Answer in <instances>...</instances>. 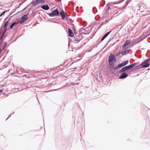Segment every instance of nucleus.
Wrapping results in <instances>:
<instances>
[{"instance_id": "obj_46", "label": "nucleus", "mask_w": 150, "mask_h": 150, "mask_svg": "<svg viewBox=\"0 0 150 150\" xmlns=\"http://www.w3.org/2000/svg\"><path fill=\"white\" fill-rule=\"evenodd\" d=\"M3 89H0V92L1 93H2L3 91Z\"/></svg>"}, {"instance_id": "obj_63", "label": "nucleus", "mask_w": 150, "mask_h": 150, "mask_svg": "<svg viewBox=\"0 0 150 150\" xmlns=\"http://www.w3.org/2000/svg\"><path fill=\"white\" fill-rule=\"evenodd\" d=\"M26 13V12H25V13Z\"/></svg>"}, {"instance_id": "obj_17", "label": "nucleus", "mask_w": 150, "mask_h": 150, "mask_svg": "<svg viewBox=\"0 0 150 150\" xmlns=\"http://www.w3.org/2000/svg\"><path fill=\"white\" fill-rule=\"evenodd\" d=\"M129 52V50H127L123 52L122 53V56L126 55Z\"/></svg>"}, {"instance_id": "obj_27", "label": "nucleus", "mask_w": 150, "mask_h": 150, "mask_svg": "<svg viewBox=\"0 0 150 150\" xmlns=\"http://www.w3.org/2000/svg\"><path fill=\"white\" fill-rule=\"evenodd\" d=\"M9 11V10H6V11H3L0 14V17H1L2 16V15H4V13L6 12H8Z\"/></svg>"}, {"instance_id": "obj_56", "label": "nucleus", "mask_w": 150, "mask_h": 150, "mask_svg": "<svg viewBox=\"0 0 150 150\" xmlns=\"http://www.w3.org/2000/svg\"><path fill=\"white\" fill-rule=\"evenodd\" d=\"M110 41V40H109L108 42V43H107V45L108 44V42H109V41Z\"/></svg>"}, {"instance_id": "obj_28", "label": "nucleus", "mask_w": 150, "mask_h": 150, "mask_svg": "<svg viewBox=\"0 0 150 150\" xmlns=\"http://www.w3.org/2000/svg\"><path fill=\"white\" fill-rule=\"evenodd\" d=\"M121 52H118L115 55V57H116L120 56V55L122 54Z\"/></svg>"}, {"instance_id": "obj_38", "label": "nucleus", "mask_w": 150, "mask_h": 150, "mask_svg": "<svg viewBox=\"0 0 150 150\" xmlns=\"http://www.w3.org/2000/svg\"><path fill=\"white\" fill-rule=\"evenodd\" d=\"M74 34H75V35H76L77 34V33H76V30H74Z\"/></svg>"}, {"instance_id": "obj_2", "label": "nucleus", "mask_w": 150, "mask_h": 150, "mask_svg": "<svg viewBox=\"0 0 150 150\" xmlns=\"http://www.w3.org/2000/svg\"><path fill=\"white\" fill-rule=\"evenodd\" d=\"M34 0L30 4V5L32 4L31 6H35L40 3L43 4H44V1L46 0H35V1Z\"/></svg>"}, {"instance_id": "obj_32", "label": "nucleus", "mask_w": 150, "mask_h": 150, "mask_svg": "<svg viewBox=\"0 0 150 150\" xmlns=\"http://www.w3.org/2000/svg\"><path fill=\"white\" fill-rule=\"evenodd\" d=\"M150 60V58H147V59H146L144 60V61L146 62H148Z\"/></svg>"}, {"instance_id": "obj_21", "label": "nucleus", "mask_w": 150, "mask_h": 150, "mask_svg": "<svg viewBox=\"0 0 150 150\" xmlns=\"http://www.w3.org/2000/svg\"><path fill=\"white\" fill-rule=\"evenodd\" d=\"M92 10L94 14H95L97 11V10L95 7H93L92 9Z\"/></svg>"}, {"instance_id": "obj_57", "label": "nucleus", "mask_w": 150, "mask_h": 150, "mask_svg": "<svg viewBox=\"0 0 150 150\" xmlns=\"http://www.w3.org/2000/svg\"><path fill=\"white\" fill-rule=\"evenodd\" d=\"M14 112L13 113H12V114H13L14 113Z\"/></svg>"}, {"instance_id": "obj_40", "label": "nucleus", "mask_w": 150, "mask_h": 150, "mask_svg": "<svg viewBox=\"0 0 150 150\" xmlns=\"http://www.w3.org/2000/svg\"><path fill=\"white\" fill-rule=\"evenodd\" d=\"M110 9V7L109 6H108V8L107 9V10H109Z\"/></svg>"}, {"instance_id": "obj_31", "label": "nucleus", "mask_w": 150, "mask_h": 150, "mask_svg": "<svg viewBox=\"0 0 150 150\" xmlns=\"http://www.w3.org/2000/svg\"><path fill=\"white\" fill-rule=\"evenodd\" d=\"M139 62H137V63H135L133 64H132V65L133 66V67H134V66H135L137 64H139Z\"/></svg>"}, {"instance_id": "obj_37", "label": "nucleus", "mask_w": 150, "mask_h": 150, "mask_svg": "<svg viewBox=\"0 0 150 150\" xmlns=\"http://www.w3.org/2000/svg\"><path fill=\"white\" fill-rule=\"evenodd\" d=\"M75 38H76V39H77L78 40L79 39H80V38H79V37L78 36H76V37H75Z\"/></svg>"}, {"instance_id": "obj_33", "label": "nucleus", "mask_w": 150, "mask_h": 150, "mask_svg": "<svg viewBox=\"0 0 150 150\" xmlns=\"http://www.w3.org/2000/svg\"><path fill=\"white\" fill-rule=\"evenodd\" d=\"M69 83H67L66 84V85H64L63 86L60 88H60H62V87H66V86H68V85H69Z\"/></svg>"}, {"instance_id": "obj_52", "label": "nucleus", "mask_w": 150, "mask_h": 150, "mask_svg": "<svg viewBox=\"0 0 150 150\" xmlns=\"http://www.w3.org/2000/svg\"><path fill=\"white\" fill-rule=\"evenodd\" d=\"M7 18L8 17H6V18H5L4 19V21H5L7 19Z\"/></svg>"}, {"instance_id": "obj_1", "label": "nucleus", "mask_w": 150, "mask_h": 150, "mask_svg": "<svg viewBox=\"0 0 150 150\" xmlns=\"http://www.w3.org/2000/svg\"><path fill=\"white\" fill-rule=\"evenodd\" d=\"M47 14L50 16L53 17L59 15V12L58 9L57 8L53 10L51 13H47Z\"/></svg>"}, {"instance_id": "obj_45", "label": "nucleus", "mask_w": 150, "mask_h": 150, "mask_svg": "<svg viewBox=\"0 0 150 150\" xmlns=\"http://www.w3.org/2000/svg\"><path fill=\"white\" fill-rule=\"evenodd\" d=\"M15 11V9H13L12 10V13H13Z\"/></svg>"}, {"instance_id": "obj_20", "label": "nucleus", "mask_w": 150, "mask_h": 150, "mask_svg": "<svg viewBox=\"0 0 150 150\" xmlns=\"http://www.w3.org/2000/svg\"><path fill=\"white\" fill-rule=\"evenodd\" d=\"M81 41V39H79V40H77L75 38L74 39L73 41L75 43H78V42H80Z\"/></svg>"}, {"instance_id": "obj_18", "label": "nucleus", "mask_w": 150, "mask_h": 150, "mask_svg": "<svg viewBox=\"0 0 150 150\" xmlns=\"http://www.w3.org/2000/svg\"><path fill=\"white\" fill-rule=\"evenodd\" d=\"M114 63H109L110 67L113 70L114 69Z\"/></svg>"}, {"instance_id": "obj_60", "label": "nucleus", "mask_w": 150, "mask_h": 150, "mask_svg": "<svg viewBox=\"0 0 150 150\" xmlns=\"http://www.w3.org/2000/svg\"><path fill=\"white\" fill-rule=\"evenodd\" d=\"M74 69H76V68H74Z\"/></svg>"}, {"instance_id": "obj_19", "label": "nucleus", "mask_w": 150, "mask_h": 150, "mask_svg": "<svg viewBox=\"0 0 150 150\" xmlns=\"http://www.w3.org/2000/svg\"><path fill=\"white\" fill-rule=\"evenodd\" d=\"M9 23V22L8 21H6V22L4 23L3 26V28H7L8 25Z\"/></svg>"}, {"instance_id": "obj_62", "label": "nucleus", "mask_w": 150, "mask_h": 150, "mask_svg": "<svg viewBox=\"0 0 150 150\" xmlns=\"http://www.w3.org/2000/svg\"><path fill=\"white\" fill-rule=\"evenodd\" d=\"M106 45H105V47L106 46Z\"/></svg>"}, {"instance_id": "obj_13", "label": "nucleus", "mask_w": 150, "mask_h": 150, "mask_svg": "<svg viewBox=\"0 0 150 150\" xmlns=\"http://www.w3.org/2000/svg\"><path fill=\"white\" fill-rule=\"evenodd\" d=\"M68 31L69 33V36L73 38L74 37V35L72 30L70 28H68Z\"/></svg>"}, {"instance_id": "obj_61", "label": "nucleus", "mask_w": 150, "mask_h": 150, "mask_svg": "<svg viewBox=\"0 0 150 150\" xmlns=\"http://www.w3.org/2000/svg\"><path fill=\"white\" fill-rule=\"evenodd\" d=\"M55 23H57V22H55Z\"/></svg>"}, {"instance_id": "obj_54", "label": "nucleus", "mask_w": 150, "mask_h": 150, "mask_svg": "<svg viewBox=\"0 0 150 150\" xmlns=\"http://www.w3.org/2000/svg\"><path fill=\"white\" fill-rule=\"evenodd\" d=\"M22 4H23V3H22L21 4H19V6H21V5Z\"/></svg>"}, {"instance_id": "obj_23", "label": "nucleus", "mask_w": 150, "mask_h": 150, "mask_svg": "<svg viewBox=\"0 0 150 150\" xmlns=\"http://www.w3.org/2000/svg\"><path fill=\"white\" fill-rule=\"evenodd\" d=\"M121 67H122L120 65V64H119L117 67L114 68V69H113V70L115 71V70H116L120 68Z\"/></svg>"}, {"instance_id": "obj_36", "label": "nucleus", "mask_w": 150, "mask_h": 150, "mask_svg": "<svg viewBox=\"0 0 150 150\" xmlns=\"http://www.w3.org/2000/svg\"><path fill=\"white\" fill-rule=\"evenodd\" d=\"M73 27H72V29L74 30H76V28H75V26L73 24Z\"/></svg>"}, {"instance_id": "obj_50", "label": "nucleus", "mask_w": 150, "mask_h": 150, "mask_svg": "<svg viewBox=\"0 0 150 150\" xmlns=\"http://www.w3.org/2000/svg\"><path fill=\"white\" fill-rule=\"evenodd\" d=\"M73 63H74L73 62H72L71 63L69 66L72 65L73 64Z\"/></svg>"}, {"instance_id": "obj_24", "label": "nucleus", "mask_w": 150, "mask_h": 150, "mask_svg": "<svg viewBox=\"0 0 150 150\" xmlns=\"http://www.w3.org/2000/svg\"><path fill=\"white\" fill-rule=\"evenodd\" d=\"M17 20H18L17 21V22L15 21V22H13V23H15V25H16L18 23H19L20 24H21V23L20 22V20H18V19H16V21H17Z\"/></svg>"}, {"instance_id": "obj_49", "label": "nucleus", "mask_w": 150, "mask_h": 150, "mask_svg": "<svg viewBox=\"0 0 150 150\" xmlns=\"http://www.w3.org/2000/svg\"><path fill=\"white\" fill-rule=\"evenodd\" d=\"M21 11H18V12H17V13H16L15 14H14L13 15H16L19 13V12H20Z\"/></svg>"}, {"instance_id": "obj_14", "label": "nucleus", "mask_w": 150, "mask_h": 150, "mask_svg": "<svg viewBox=\"0 0 150 150\" xmlns=\"http://www.w3.org/2000/svg\"><path fill=\"white\" fill-rule=\"evenodd\" d=\"M127 69V68L126 66H125L124 67L122 68L121 70H119V72L120 73L125 72L126 71L128 70V69Z\"/></svg>"}, {"instance_id": "obj_22", "label": "nucleus", "mask_w": 150, "mask_h": 150, "mask_svg": "<svg viewBox=\"0 0 150 150\" xmlns=\"http://www.w3.org/2000/svg\"><path fill=\"white\" fill-rule=\"evenodd\" d=\"M15 23H12L9 26V29H12L13 27L14 26V25H15Z\"/></svg>"}, {"instance_id": "obj_55", "label": "nucleus", "mask_w": 150, "mask_h": 150, "mask_svg": "<svg viewBox=\"0 0 150 150\" xmlns=\"http://www.w3.org/2000/svg\"><path fill=\"white\" fill-rule=\"evenodd\" d=\"M20 7V6H19L18 7H17L16 8H18Z\"/></svg>"}, {"instance_id": "obj_30", "label": "nucleus", "mask_w": 150, "mask_h": 150, "mask_svg": "<svg viewBox=\"0 0 150 150\" xmlns=\"http://www.w3.org/2000/svg\"><path fill=\"white\" fill-rule=\"evenodd\" d=\"M125 0H120L119 1H118L117 2V4H119L122 2H123Z\"/></svg>"}, {"instance_id": "obj_7", "label": "nucleus", "mask_w": 150, "mask_h": 150, "mask_svg": "<svg viewBox=\"0 0 150 150\" xmlns=\"http://www.w3.org/2000/svg\"><path fill=\"white\" fill-rule=\"evenodd\" d=\"M59 13L61 15L62 20L64 19L65 18H68L67 16L63 10H62Z\"/></svg>"}, {"instance_id": "obj_9", "label": "nucleus", "mask_w": 150, "mask_h": 150, "mask_svg": "<svg viewBox=\"0 0 150 150\" xmlns=\"http://www.w3.org/2000/svg\"><path fill=\"white\" fill-rule=\"evenodd\" d=\"M2 26L3 25H2L0 29V35L1 34L2 31ZM5 38L6 37H4V35L1 34V35L0 36V41H3L4 40Z\"/></svg>"}, {"instance_id": "obj_51", "label": "nucleus", "mask_w": 150, "mask_h": 150, "mask_svg": "<svg viewBox=\"0 0 150 150\" xmlns=\"http://www.w3.org/2000/svg\"><path fill=\"white\" fill-rule=\"evenodd\" d=\"M7 18L8 17H6V18H5L4 19V21H5L7 19Z\"/></svg>"}, {"instance_id": "obj_15", "label": "nucleus", "mask_w": 150, "mask_h": 150, "mask_svg": "<svg viewBox=\"0 0 150 150\" xmlns=\"http://www.w3.org/2000/svg\"><path fill=\"white\" fill-rule=\"evenodd\" d=\"M128 60H126V61H124L122 63L120 64L122 67L127 64L128 63Z\"/></svg>"}, {"instance_id": "obj_8", "label": "nucleus", "mask_w": 150, "mask_h": 150, "mask_svg": "<svg viewBox=\"0 0 150 150\" xmlns=\"http://www.w3.org/2000/svg\"><path fill=\"white\" fill-rule=\"evenodd\" d=\"M128 76V74L126 73L123 72L118 77L120 79H123L126 78Z\"/></svg>"}, {"instance_id": "obj_58", "label": "nucleus", "mask_w": 150, "mask_h": 150, "mask_svg": "<svg viewBox=\"0 0 150 150\" xmlns=\"http://www.w3.org/2000/svg\"><path fill=\"white\" fill-rule=\"evenodd\" d=\"M37 100H38V101L39 102L38 100V99L37 98Z\"/></svg>"}, {"instance_id": "obj_47", "label": "nucleus", "mask_w": 150, "mask_h": 150, "mask_svg": "<svg viewBox=\"0 0 150 150\" xmlns=\"http://www.w3.org/2000/svg\"><path fill=\"white\" fill-rule=\"evenodd\" d=\"M79 84V83H73V85H75V84H76V85H78Z\"/></svg>"}, {"instance_id": "obj_39", "label": "nucleus", "mask_w": 150, "mask_h": 150, "mask_svg": "<svg viewBox=\"0 0 150 150\" xmlns=\"http://www.w3.org/2000/svg\"><path fill=\"white\" fill-rule=\"evenodd\" d=\"M83 33L84 34H85V35H88V34H89L90 33Z\"/></svg>"}, {"instance_id": "obj_5", "label": "nucleus", "mask_w": 150, "mask_h": 150, "mask_svg": "<svg viewBox=\"0 0 150 150\" xmlns=\"http://www.w3.org/2000/svg\"><path fill=\"white\" fill-rule=\"evenodd\" d=\"M150 65V64L148 62H146L144 61L139 65L138 67H141L142 68H146L149 67Z\"/></svg>"}, {"instance_id": "obj_6", "label": "nucleus", "mask_w": 150, "mask_h": 150, "mask_svg": "<svg viewBox=\"0 0 150 150\" xmlns=\"http://www.w3.org/2000/svg\"><path fill=\"white\" fill-rule=\"evenodd\" d=\"M7 45V43L5 42L1 41L0 42V48L4 50Z\"/></svg>"}, {"instance_id": "obj_41", "label": "nucleus", "mask_w": 150, "mask_h": 150, "mask_svg": "<svg viewBox=\"0 0 150 150\" xmlns=\"http://www.w3.org/2000/svg\"><path fill=\"white\" fill-rule=\"evenodd\" d=\"M12 17V16H11L8 19V20L7 21H8L9 22V21L10 19Z\"/></svg>"}, {"instance_id": "obj_12", "label": "nucleus", "mask_w": 150, "mask_h": 150, "mask_svg": "<svg viewBox=\"0 0 150 150\" xmlns=\"http://www.w3.org/2000/svg\"><path fill=\"white\" fill-rule=\"evenodd\" d=\"M131 42V41L129 40H127L124 42V44L122 45V48H125L128 45H129Z\"/></svg>"}, {"instance_id": "obj_3", "label": "nucleus", "mask_w": 150, "mask_h": 150, "mask_svg": "<svg viewBox=\"0 0 150 150\" xmlns=\"http://www.w3.org/2000/svg\"><path fill=\"white\" fill-rule=\"evenodd\" d=\"M109 63H115L116 62V59L115 55L113 54H111L108 57Z\"/></svg>"}, {"instance_id": "obj_43", "label": "nucleus", "mask_w": 150, "mask_h": 150, "mask_svg": "<svg viewBox=\"0 0 150 150\" xmlns=\"http://www.w3.org/2000/svg\"><path fill=\"white\" fill-rule=\"evenodd\" d=\"M31 9V8H29V9H28V13H29L30 11V10Z\"/></svg>"}, {"instance_id": "obj_26", "label": "nucleus", "mask_w": 150, "mask_h": 150, "mask_svg": "<svg viewBox=\"0 0 150 150\" xmlns=\"http://www.w3.org/2000/svg\"><path fill=\"white\" fill-rule=\"evenodd\" d=\"M126 67H127V69H128V70H129L130 69L133 68V67L132 64H130L129 65L126 66Z\"/></svg>"}, {"instance_id": "obj_59", "label": "nucleus", "mask_w": 150, "mask_h": 150, "mask_svg": "<svg viewBox=\"0 0 150 150\" xmlns=\"http://www.w3.org/2000/svg\"><path fill=\"white\" fill-rule=\"evenodd\" d=\"M148 109H149V110H150V109H149V108H148Z\"/></svg>"}, {"instance_id": "obj_25", "label": "nucleus", "mask_w": 150, "mask_h": 150, "mask_svg": "<svg viewBox=\"0 0 150 150\" xmlns=\"http://www.w3.org/2000/svg\"><path fill=\"white\" fill-rule=\"evenodd\" d=\"M3 29L4 30L2 32V34L4 35V34L6 33V32L7 31V30L8 29H7L6 28H3Z\"/></svg>"}, {"instance_id": "obj_16", "label": "nucleus", "mask_w": 150, "mask_h": 150, "mask_svg": "<svg viewBox=\"0 0 150 150\" xmlns=\"http://www.w3.org/2000/svg\"><path fill=\"white\" fill-rule=\"evenodd\" d=\"M132 0H129L126 1L125 4L124 5V6L122 7L123 9H125L126 7L127 6V5L129 4V3Z\"/></svg>"}, {"instance_id": "obj_34", "label": "nucleus", "mask_w": 150, "mask_h": 150, "mask_svg": "<svg viewBox=\"0 0 150 150\" xmlns=\"http://www.w3.org/2000/svg\"><path fill=\"white\" fill-rule=\"evenodd\" d=\"M30 5V4L28 5V6H26V7H25V8H24L21 11H23L25 10V9H27V8L30 5Z\"/></svg>"}, {"instance_id": "obj_29", "label": "nucleus", "mask_w": 150, "mask_h": 150, "mask_svg": "<svg viewBox=\"0 0 150 150\" xmlns=\"http://www.w3.org/2000/svg\"><path fill=\"white\" fill-rule=\"evenodd\" d=\"M78 36L80 38L79 39H81V40L83 38V36L81 34H79Z\"/></svg>"}, {"instance_id": "obj_11", "label": "nucleus", "mask_w": 150, "mask_h": 150, "mask_svg": "<svg viewBox=\"0 0 150 150\" xmlns=\"http://www.w3.org/2000/svg\"><path fill=\"white\" fill-rule=\"evenodd\" d=\"M40 8L45 11H47L49 9L50 7L47 4H44L42 6H40Z\"/></svg>"}, {"instance_id": "obj_44", "label": "nucleus", "mask_w": 150, "mask_h": 150, "mask_svg": "<svg viewBox=\"0 0 150 150\" xmlns=\"http://www.w3.org/2000/svg\"><path fill=\"white\" fill-rule=\"evenodd\" d=\"M143 40V39H142V40H139V41L138 42H137L136 43H139L141 41H142Z\"/></svg>"}, {"instance_id": "obj_42", "label": "nucleus", "mask_w": 150, "mask_h": 150, "mask_svg": "<svg viewBox=\"0 0 150 150\" xmlns=\"http://www.w3.org/2000/svg\"><path fill=\"white\" fill-rule=\"evenodd\" d=\"M11 116V114H10V115L8 117L7 119H6V120L10 117Z\"/></svg>"}, {"instance_id": "obj_35", "label": "nucleus", "mask_w": 150, "mask_h": 150, "mask_svg": "<svg viewBox=\"0 0 150 150\" xmlns=\"http://www.w3.org/2000/svg\"><path fill=\"white\" fill-rule=\"evenodd\" d=\"M119 41V40H117L116 41H115L114 42V44L112 45V46H113V45H114L115 44H116Z\"/></svg>"}, {"instance_id": "obj_4", "label": "nucleus", "mask_w": 150, "mask_h": 150, "mask_svg": "<svg viewBox=\"0 0 150 150\" xmlns=\"http://www.w3.org/2000/svg\"><path fill=\"white\" fill-rule=\"evenodd\" d=\"M29 15V13H28L27 14L24 15L22 16L21 18V20H20V22L22 24L25 22L27 20L28 17L27 16Z\"/></svg>"}, {"instance_id": "obj_53", "label": "nucleus", "mask_w": 150, "mask_h": 150, "mask_svg": "<svg viewBox=\"0 0 150 150\" xmlns=\"http://www.w3.org/2000/svg\"><path fill=\"white\" fill-rule=\"evenodd\" d=\"M82 30H84V31H86V30H85V29L84 28H82Z\"/></svg>"}, {"instance_id": "obj_10", "label": "nucleus", "mask_w": 150, "mask_h": 150, "mask_svg": "<svg viewBox=\"0 0 150 150\" xmlns=\"http://www.w3.org/2000/svg\"><path fill=\"white\" fill-rule=\"evenodd\" d=\"M111 32V30L106 33L102 37V38L101 39L100 41L99 42L98 44H99L100 43H101L102 41H103L105 38Z\"/></svg>"}, {"instance_id": "obj_48", "label": "nucleus", "mask_w": 150, "mask_h": 150, "mask_svg": "<svg viewBox=\"0 0 150 150\" xmlns=\"http://www.w3.org/2000/svg\"><path fill=\"white\" fill-rule=\"evenodd\" d=\"M40 6H37V9H38V8H40Z\"/></svg>"}]
</instances>
